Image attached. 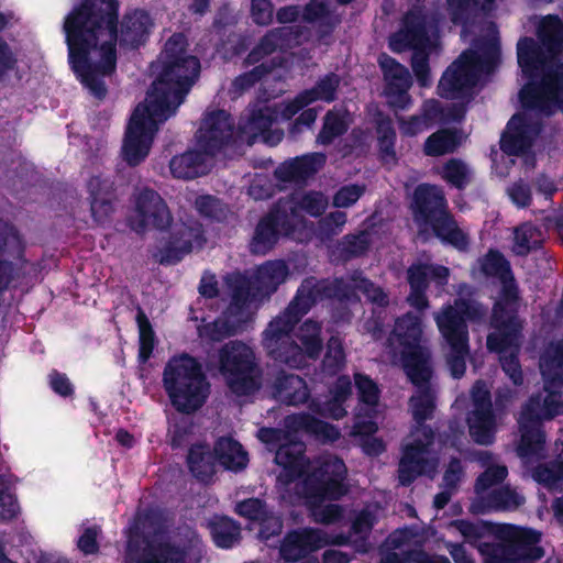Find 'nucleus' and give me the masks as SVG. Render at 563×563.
<instances>
[{"label": "nucleus", "instance_id": "60", "mask_svg": "<svg viewBox=\"0 0 563 563\" xmlns=\"http://www.w3.org/2000/svg\"><path fill=\"white\" fill-rule=\"evenodd\" d=\"M376 522V515L373 511L368 510L367 508L360 510L352 520L351 533L358 537L355 540V544L358 547L360 543L362 547H364V552L367 550L365 545L368 536L371 534Z\"/></svg>", "mask_w": 563, "mask_h": 563}, {"label": "nucleus", "instance_id": "26", "mask_svg": "<svg viewBox=\"0 0 563 563\" xmlns=\"http://www.w3.org/2000/svg\"><path fill=\"white\" fill-rule=\"evenodd\" d=\"M324 163L322 154H308L297 156L279 164L275 169V177L283 183H299L311 178Z\"/></svg>", "mask_w": 563, "mask_h": 563}, {"label": "nucleus", "instance_id": "34", "mask_svg": "<svg viewBox=\"0 0 563 563\" xmlns=\"http://www.w3.org/2000/svg\"><path fill=\"white\" fill-rule=\"evenodd\" d=\"M206 155L200 150H188L180 155H175L169 162V169L175 178L195 179L206 174Z\"/></svg>", "mask_w": 563, "mask_h": 563}, {"label": "nucleus", "instance_id": "28", "mask_svg": "<svg viewBox=\"0 0 563 563\" xmlns=\"http://www.w3.org/2000/svg\"><path fill=\"white\" fill-rule=\"evenodd\" d=\"M306 23H317V35L323 40L333 34L341 24V16L330 8V0H309L301 10Z\"/></svg>", "mask_w": 563, "mask_h": 563}, {"label": "nucleus", "instance_id": "38", "mask_svg": "<svg viewBox=\"0 0 563 563\" xmlns=\"http://www.w3.org/2000/svg\"><path fill=\"white\" fill-rule=\"evenodd\" d=\"M211 538L220 549H231L241 540V525L229 516H213L209 522Z\"/></svg>", "mask_w": 563, "mask_h": 563}, {"label": "nucleus", "instance_id": "4", "mask_svg": "<svg viewBox=\"0 0 563 563\" xmlns=\"http://www.w3.org/2000/svg\"><path fill=\"white\" fill-rule=\"evenodd\" d=\"M187 46L184 34L175 33L159 54L161 67L148 91V103L165 119L176 113L200 76V60Z\"/></svg>", "mask_w": 563, "mask_h": 563}, {"label": "nucleus", "instance_id": "53", "mask_svg": "<svg viewBox=\"0 0 563 563\" xmlns=\"http://www.w3.org/2000/svg\"><path fill=\"white\" fill-rule=\"evenodd\" d=\"M459 136L455 130L443 129L427 137L423 151L428 156H441L453 153L459 146Z\"/></svg>", "mask_w": 563, "mask_h": 563}, {"label": "nucleus", "instance_id": "51", "mask_svg": "<svg viewBox=\"0 0 563 563\" xmlns=\"http://www.w3.org/2000/svg\"><path fill=\"white\" fill-rule=\"evenodd\" d=\"M416 387L418 388V393L410 397L409 406L416 423L422 424V422H426L433 416L435 397L431 390L430 384Z\"/></svg>", "mask_w": 563, "mask_h": 563}, {"label": "nucleus", "instance_id": "58", "mask_svg": "<svg viewBox=\"0 0 563 563\" xmlns=\"http://www.w3.org/2000/svg\"><path fill=\"white\" fill-rule=\"evenodd\" d=\"M277 64L274 59L269 62H263L256 66H254L251 70L245 71L238 77L232 82V86L240 91L249 90L254 87L257 82H260L264 77L269 75L275 68Z\"/></svg>", "mask_w": 563, "mask_h": 563}, {"label": "nucleus", "instance_id": "55", "mask_svg": "<svg viewBox=\"0 0 563 563\" xmlns=\"http://www.w3.org/2000/svg\"><path fill=\"white\" fill-rule=\"evenodd\" d=\"M139 328V354L137 360L145 364L152 356L155 347V332L144 310L139 307L135 317Z\"/></svg>", "mask_w": 563, "mask_h": 563}, {"label": "nucleus", "instance_id": "22", "mask_svg": "<svg viewBox=\"0 0 563 563\" xmlns=\"http://www.w3.org/2000/svg\"><path fill=\"white\" fill-rule=\"evenodd\" d=\"M328 544L325 533L319 529H294L285 534L279 547V555L285 562L296 563Z\"/></svg>", "mask_w": 563, "mask_h": 563}, {"label": "nucleus", "instance_id": "30", "mask_svg": "<svg viewBox=\"0 0 563 563\" xmlns=\"http://www.w3.org/2000/svg\"><path fill=\"white\" fill-rule=\"evenodd\" d=\"M450 269L440 264L413 262L406 272V279L409 288H426L430 286V282H434L438 286H445L449 282Z\"/></svg>", "mask_w": 563, "mask_h": 563}, {"label": "nucleus", "instance_id": "57", "mask_svg": "<svg viewBox=\"0 0 563 563\" xmlns=\"http://www.w3.org/2000/svg\"><path fill=\"white\" fill-rule=\"evenodd\" d=\"M345 365V352L341 341L331 336L327 344L325 354L321 361L322 372L328 376L338 375Z\"/></svg>", "mask_w": 563, "mask_h": 563}, {"label": "nucleus", "instance_id": "11", "mask_svg": "<svg viewBox=\"0 0 563 563\" xmlns=\"http://www.w3.org/2000/svg\"><path fill=\"white\" fill-rule=\"evenodd\" d=\"M347 468L340 457L322 460L307 473L302 481V492L308 504H322L325 500H340L349 493Z\"/></svg>", "mask_w": 563, "mask_h": 563}, {"label": "nucleus", "instance_id": "15", "mask_svg": "<svg viewBox=\"0 0 563 563\" xmlns=\"http://www.w3.org/2000/svg\"><path fill=\"white\" fill-rule=\"evenodd\" d=\"M357 299L354 286L343 277L320 278L309 276L303 278L294 298L289 302V310L301 307V313H308L318 302L338 301L340 303L353 302Z\"/></svg>", "mask_w": 563, "mask_h": 563}, {"label": "nucleus", "instance_id": "12", "mask_svg": "<svg viewBox=\"0 0 563 563\" xmlns=\"http://www.w3.org/2000/svg\"><path fill=\"white\" fill-rule=\"evenodd\" d=\"M167 119L154 113L150 103H139L126 125L122 144V157L125 163L135 167L143 163L150 154L158 122Z\"/></svg>", "mask_w": 563, "mask_h": 563}, {"label": "nucleus", "instance_id": "42", "mask_svg": "<svg viewBox=\"0 0 563 563\" xmlns=\"http://www.w3.org/2000/svg\"><path fill=\"white\" fill-rule=\"evenodd\" d=\"M391 334L396 336L401 349L421 344L422 322L420 317L408 312L398 318Z\"/></svg>", "mask_w": 563, "mask_h": 563}, {"label": "nucleus", "instance_id": "61", "mask_svg": "<svg viewBox=\"0 0 563 563\" xmlns=\"http://www.w3.org/2000/svg\"><path fill=\"white\" fill-rule=\"evenodd\" d=\"M442 178L452 187L463 190L470 183V174L466 165L457 158L449 159L442 172Z\"/></svg>", "mask_w": 563, "mask_h": 563}, {"label": "nucleus", "instance_id": "59", "mask_svg": "<svg viewBox=\"0 0 563 563\" xmlns=\"http://www.w3.org/2000/svg\"><path fill=\"white\" fill-rule=\"evenodd\" d=\"M195 206L201 217L222 222L227 219L228 207L217 197L202 195L196 198Z\"/></svg>", "mask_w": 563, "mask_h": 563}, {"label": "nucleus", "instance_id": "10", "mask_svg": "<svg viewBox=\"0 0 563 563\" xmlns=\"http://www.w3.org/2000/svg\"><path fill=\"white\" fill-rule=\"evenodd\" d=\"M219 368L228 387L239 396L251 395L260 387L255 353L242 341H230L219 350Z\"/></svg>", "mask_w": 563, "mask_h": 563}, {"label": "nucleus", "instance_id": "47", "mask_svg": "<svg viewBox=\"0 0 563 563\" xmlns=\"http://www.w3.org/2000/svg\"><path fill=\"white\" fill-rule=\"evenodd\" d=\"M256 297L261 296L255 291L253 279L239 276L232 285L231 302L228 307L229 313L231 316L242 314Z\"/></svg>", "mask_w": 563, "mask_h": 563}, {"label": "nucleus", "instance_id": "31", "mask_svg": "<svg viewBox=\"0 0 563 563\" xmlns=\"http://www.w3.org/2000/svg\"><path fill=\"white\" fill-rule=\"evenodd\" d=\"M288 273V266L282 260L265 262L258 266L252 278L255 284V291L261 297L271 296L285 282Z\"/></svg>", "mask_w": 563, "mask_h": 563}, {"label": "nucleus", "instance_id": "17", "mask_svg": "<svg viewBox=\"0 0 563 563\" xmlns=\"http://www.w3.org/2000/svg\"><path fill=\"white\" fill-rule=\"evenodd\" d=\"M538 398L529 397L519 413L520 439L516 451L521 459H541L544 456L547 434L543 429V421L549 419L543 416V410L538 409Z\"/></svg>", "mask_w": 563, "mask_h": 563}, {"label": "nucleus", "instance_id": "54", "mask_svg": "<svg viewBox=\"0 0 563 563\" xmlns=\"http://www.w3.org/2000/svg\"><path fill=\"white\" fill-rule=\"evenodd\" d=\"M532 478L548 489L555 488L563 481V449L556 459L538 464Z\"/></svg>", "mask_w": 563, "mask_h": 563}, {"label": "nucleus", "instance_id": "5", "mask_svg": "<svg viewBox=\"0 0 563 563\" xmlns=\"http://www.w3.org/2000/svg\"><path fill=\"white\" fill-rule=\"evenodd\" d=\"M479 263L481 271L486 277H496L501 283L499 297L493 306L489 321L494 332L487 335L486 344L489 351L504 353L512 346H518L522 331V322L519 318V287L510 262L499 250H488Z\"/></svg>", "mask_w": 563, "mask_h": 563}, {"label": "nucleus", "instance_id": "41", "mask_svg": "<svg viewBox=\"0 0 563 563\" xmlns=\"http://www.w3.org/2000/svg\"><path fill=\"white\" fill-rule=\"evenodd\" d=\"M446 10L454 25H466L476 12H490L495 0H445Z\"/></svg>", "mask_w": 563, "mask_h": 563}, {"label": "nucleus", "instance_id": "18", "mask_svg": "<svg viewBox=\"0 0 563 563\" xmlns=\"http://www.w3.org/2000/svg\"><path fill=\"white\" fill-rule=\"evenodd\" d=\"M234 119L225 110L208 112L196 133L197 145L210 156L231 144L234 135Z\"/></svg>", "mask_w": 563, "mask_h": 563}, {"label": "nucleus", "instance_id": "56", "mask_svg": "<svg viewBox=\"0 0 563 563\" xmlns=\"http://www.w3.org/2000/svg\"><path fill=\"white\" fill-rule=\"evenodd\" d=\"M354 379L358 398L356 408L367 409L365 415L371 416V412L377 409L380 390L377 384L365 374H355Z\"/></svg>", "mask_w": 563, "mask_h": 563}, {"label": "nucleus", "instance_id": "44", "mask_svg": "<svg viewBox=\"0 0 563 563\" xmlns=\"http://www.w3.org/2000/svg\"><path fill=\"white\" fill-rule=\"evenodd\" d=\"M289 419L290 426L296 430H302L307 433L322 437L330 441L336 440L340 435L338 429L333 424L318 419L308 412L292 415Z\"/></svg>", "mask_w": 563, "mask_h": 563}, {"label": "nucleus", "instance_id": "29", "mask_svg": "<svg viewBox=\"0 0 563 563\" xmlns=\"http://www.w3.org/2000/svg\"><path fill=\"white\" fill-rule=\"evenodd\" d=\"M542 375L544 378L543 389L545 395L543 396L541 393H538L530 397L538 398V409L543 410V416L548 417V419H553L563 413V373L558 367L549 374L542 371Z\"/></svg>", "mask_w": 563, "mask_h": 563}, {"label": "nucleus", "instance_id": "32", "mask_svg": "<svg viewBox=\"0 0 563 563\" xmlns=\"http://www.w3.org/2000/svg\"><path fill=\"white\" fill-rule=\"evenodd\" d=\"M275 119L276 114L268 106L251 109L247 118H242L239 122L240 137H245L249 144H253L258 136L265 134L272 128Z\"/></svg>", "mask_w": 563, "mask_h": 563}, {"label": "nucleus", "instance_id": "20", "mask_svg": "<svg viewBox=\"0 0 563 563\" xmlns=\"http://www.w3.org/2000/svg\"><path fill=\"white\" fill-rule=\"evenodd\" d=\"M378 65L385 80L384 93L390 106L400 110L407 109L411 103L408 91L412 85L408 68L386 53L379 55Z\"/></svg>", "mask_w": 563, "mask_h": 563}, {"label": "nucleus", "instance_id": "9", "mask_svg": "<svg viewBox=\"0 0 563 563\" xmlns=\"http://www.w3.org/2000/svg\"><path fill=\"white\" fill-rule=\"evenodd\" d=\"M475 307L461 300L456 307L449 306L437 317L440 333L450 346L448 365L454 378H461L466 372V358L470 354L468 327L466 318L475 316Z\"/></svg>", "mask_w": 563, "mask_h": 563}, {"label": "nucleus", "instance_id": "63", "mask_svg": "<svg viewBox=\"0 0 563 563\" xmlns=\"http://www.w3.org/2000/svg\"><path fill=\"white\" fill-rule=\"evenodd\" d=\"M269 510L265 500L257 497L245 498L236 503L234 511L252 522L263 519V516Z\"/></svg>", "mask_w": 563, "mask_h": 563}, {"label": "nucleus", "instance_id": "8", "mask_svg": "<svg viewBox=\"0 0 563 563\" xmlns=\"http://www.w3.org/2000/svg\"><path fill=\"white\" fill-rule=\"evenodd\" d=\"M162 380L170 405L179 413L191 415L198 411L210 394V384L201 363L188 353L168 360Z\"/></svg>", "mask_w": 563, "mask_h": 563}, {"label": "nucleus", "instance_id": "45", "mask_svg": "<svg viewBox=\"0 0 563 563\" xmlns=\"http://www.w3.org/2000/svg\"><path fill=\"white\" fill-rule=\"evenodd\" d=\"M451 527L461 533L465 543L477 549L478 552L479 547L486 543L483 540L495 532L493 523L482 520L473 522L467 519H455L451 521Z\"/></svg>", "mask_w": 563, "mask_h": 563}, {"label": "nucleus", "instance_id": "35", "mask_svg": "<svg viewBox=\"0 0 563 563\" xmlns=\"http://www.w3.org/2000/svg\"><path fill=\"white\" fill-rule=\"evenodd\" d=\"M525 503V498L509 486H504L490 490L482 497L477 504L473 505V512H487L490 510L516 509Z\"/></svg>", "mask_w": 563, "mask_h": 563}, {"label": "nucleus", "instance_id": "21", "mask_svg": "<svg viewBox=\"0 0 563 563\" xmlns=\"http://www.w3.org/2000/svg\"><path fill=\"white\" fill-rule=\"evenodd\" d=\"M541 125L526 114L516 113L508 121L500 139V148L507 155L520 156L530 151Z\"/></svg>", "mask_w": 563, "mask_h": 563}, {"label": "nucleus", "instance_id": "1", "mask_svg": "<svg viewBox=\"0 0 563 563\" xmlns=\"http://www.w3.org/2000/svg\"><path fill=\"white\" fill-rule=\"evenodd\" d=\"M118 24V0H81L64 19L70 68L99 100L108 92L103 78L117 69V43L137 48L146 42L153 25L150 14L142 9L123 15L120 33Z\"/></svg>", "mask_w": 563, "mask_h": 563}, {"label": "nucleus", "instance_id": "7", "mask_svg": "<svg viewBox=\"0 0 563 563\" xmlns=\"http://www.w3.org/2000/svg\"><path fill=\"white\" fill-rule=\"evenodd\" d=\"M476 49H465L444 70L438 93L445 99L470 96L476 85L478 71L493 73L500 63V43L495 36L475 42Z\"/></svg>", "mask_w": 563, "mask_h": 563}, {"label": "nucleus", "instance_id": "24", "mask_svg": "<svg viewBox=\"0 0 563 563\" xmlns=\"http://www.w3.org/2000/svg\"><path fill=\"white\" fill-rule=\"evenodd\" d=\"M87 189L93 221L101 227L109 225L112 222L114 202L118 199L114 181L100 175L92 176L88 180Z\"/></svg>", "mask_w": 563, "mask_h": 563}, {"label": "nucleus", "instance_id": "13", "mask_svg": "<svg viewBox=\"0 0 563 563\" xmlns=\"http://www.w3.org/2000/svg\"><path fill=\"white\" fill-rule=\"evenodd\" d=\"M540 541V532L530 528H517L505 542L482 544L479 554L483 563H536L544 556Z\"/></svg>", "mask_w": 563, "mask_h": 563}, {"label": "nucleus", "instance_id": "14", "mask_svg": "<svg viewBox=\"0 0 563 563\" xmlns=\"http://www.w3.org/2000/svg\"><path fill=\"white\" fill-rule=\"evenodd\" d=\"M296 207L282 199L273 203L269 210L260 218L249 243L254 255H266L279 242L282 236L295 231L294 216Z\"/></svg>", "mask_w": 563, "mask_h": 563}, {"label": "nucleus", "instance_id": "6", "mask_svg": "<svg viewBox=\"0 0 563 563\" xmlns=\"http://www.w3.org/2000/svg\"><path fill=\"white\" fill-rule=\"evenodd\" d=\"M409 208L423 241L435 238L457 251L468 249V235L460 228L442 187L429 183L417 185Z\"/></svg>", "mask_w": 563, "mask_h": 563}, {"label": "nucleus", "instance_id": "3", "mask_svg": "<svg viewBox=\"0 0 563 563\" xmlns=\"http://www.w3.org/2000/svg\"><path fill=\"white\" fill-rule=\"evenodd\" d=\"M301 307L289 310V305L272 319L262 333V346L275 363L301 369L308 360L317 361L323 350L321 323L307 319L295 331L303 316Z\"/></svg>", "mask_w": 563, "mask_h": 563}, {"label": "nucleus", "instance_id": "40", "mask_svg": "<svg viewBox=\"0 0 563 563\" xmlns=\"http://www.w3.org/2000/svg\"><path fill=\"white\" fill-rule=\"evenodd\" d=\"M275 462L284 468L289 481L300 478L305 473V450L297 444L280 445L276 451Z\"/></svg>", "mask_w": 563, "mask_h": 563}, {"label": "nucleus", "instance_id": "62", "mask_svg": "<svg viewBox=\"0 0 563 563\" xmlns=\"http://www.w3.org/2000/svg\"><path fill=\"white\" fill-rule=\"evenodd\" d=\"M313 521L320 525H334L344 517V508L339 504H309Z\"/></svg>", "mask_w": 563, "mask_h": 563}, {"label": "nucleus", "instance_id": "23", "mask_svg": "<svg viewBox=\"0 0 563 563\" xmlns=\"http://www.w3.org/2000/svg\"><path fill=\"white\" fill-rule=\"evenodd\" d=\"M205 243L206 238L201 227H191L185 223L176 224L167 243L161 250L158 262L162 265H175L189 254L195 245L202 247Z\"/></svg>", "mask_w": 563, "mask_h": 563}, {"label": "nucleus", "instance_id": "33", "mask_svg": "<svg viewBox=\"0 0 563 563\" xmlns=\"http://www.w3.org/2000/svg\"><path fill=\"white\" fill-rule=\"evenodd\" d=\"M217 455L207 444L197 443L190 446L187 464L191 474L200 482L208 483L216 474Z\"/></svg>", "mask_w": 563, "mask_h": 563}, {"label": "nucleus", "instance_id": "16", "mask_svg": "<svg viewBox=\"0 0 563 563\" xmlns=\"http://www.w3.org/2000/svg\"><path fill=\"white\" fill-rule=\"evenodd\" d=\"M439 16L427 13L422 8L410 9L402 18L401 27L389 37V48L394 53L407 49L423 51L430 44V33L438 32Z\"/></svg>", "mask_w": 563, "mask_h": 563}, {"label": "nucleus", "instance_id": "52", "mask_svg": "<svg viewBox=\"0 0 563 563\" xmlns=\"http://www.w3.org/2000/svg\"><path fill=\"white\" fill-rule=\"evenodd\" d=\"M541 231L532 222H525L514 231V252L518 256H527L538 250L541 244Z\"/></svg>", "mask_w": 563, "mask_h": 563}, {"label": "nucleus", "instance_id": "49", "mask_svg": "<svg viewBox=\"0 0 563 563\" xmlns=\"http://www.w3.org/2000/svg\"><path fill=\"white\" fill-rule=\"evenodd\" d=\"M340 85L341 77L338 74L331 71L320 77L311 88L305 89L302 91L305 92L310 103L316 101L331 103L338 99Z\"/></svg>", "mask_w": 563, "mask_h": 563}, {"label": "nucleus", "instance_id": "37", "mask_svg": "<svg viewBox=\"0 0 563 563\" xmlns=\"http://www.w3.org/2000/svg\"><path fill=\"white\" fill-rule=\"evenodd\" d=\"M218 463L230 471H242L247 466L249 455L242 444L230 438L222 437L214 443Z\"/></svg>", "mask_w": 563, "mask_h": 563}, {"label": "nucleus", "instance_id": "43", "mask_svg": "<svg viewBox=\"0 0 563 563\" xmlns=\"http://www.w3.org/2000/svg\"><path fill=\"white\" fill-rule=\"evenodd\" d=\"M371 235L365 230L350 233L338 242L335 253L340 261L349 262L365 255L371 247Z\"/></svg>", "mask_w": 563, "mask_h": 563}, {"label": "nucleus", "instance_id": "46", "mask_svg": "<svg viewBox=\"0 0 563 563\" xmlns=\"http://www.w3.org/2000/svg\"><path fill=\"white\" fill-rule=\"evenodd\" d=\"M136 563H187V552L174 542L161 541Z\"/></svg>", "mask_w": 563, "mask_h": 563}, {"label": "nucleus", "instance_id": "19", "mask_svg": "<svg viewBox=\"0 0 563 563\" xmlns=\"http://www.w3.org/2000/svg\"><path fill=\"white\" fill-rule=\"evenodd\" d=\"M135 211L137 221L131 227L137 233L152 228L165 231L170 227L173 217L165 202L157 191L151 188H143L135 198Z\"/></svg>", "mask_w": 563, "mask_h": 563}, {"label": "nucleus", "instance_id": "50", "mask_svg": "<svg viewBox=\"0 0 563 563\" xmlns=\"http://www.w3.org/2000/svg\"><path fill=\"white\" fill-rule=\"evenodd\" d=\"M347 130L349 123L345 117L335 110H329L322 119V126L317 135V142L328 146L338 137L344 135Z\"/></svg>", "mask_w": 563, "mask_h": 563}, {"label": "nucleus", "instance_id": "48", "mask_svg": "<svg viewBox=\"0 0 563 563\" xmlns=\"http://www.w3.org/2000/svg\"><path fill=\"white\" fill-rule=\"evenodd\" d=\"M14 476L0 474V522H10L20 514V504L14 490Z\"/></svg>", "mask_w": 563, "mask_h": 563}, {"label": "nucleus", "instance_id": "64", "mask_svg": "<svg viewBox=\"0 0 563 563\" xmlns=\"http://www.w3.org/2000/svg\"><path fill=\"white\" fill-rule=\"evenodd\" d=\"M507 475L508 470L505 465L488 466L475 481L474 489L476 494H482L490 487L503 483Z\"/></svg>", "mask_w": 563, "mask_h": 563}, {"label": "nucleus", "instance_id": "27", "mask_svg": "<svg viewBox=\"0 0 563 563\" xmlns=\"http://www.w3.org/2000/svg\"><path fill=\"white\" fill-rule=\"evenodd\" d=\"M273 396L287 406L306 404L310 398V389L303 378L296 374L280 372L272 385Z\"/></svg>", "mask_w": 563, "mask_h": 563}, {"label": "nucleus", "instance_id": "2", "mask_svg": "<svg viewBox=\"0 0 563 563\" xmlns=\"http://www.w3.org/2000/svg\"><path fill=\"white\" fill-rule=\"evenodd\" d=\"M536 41L522 36L517 43V60L528 80L519 92L522 108L552 115L563 110V21L556 14L543 16Z\"/></svg>", "mask_w": 563, "mask_h": 563}, {"label": "nucleus", "instance_id": "36", "mask_svg": "<svg viewBox=\"0 0 563 563\" xmlns=\"http://www.w3.org/2000/svg\"><path fill=\"white\" fill-rule=\"evenodd\" d=\"M374 122L380 161L396 163L398 159L396 154L397 133L391 118L383 112H377Z\"/></svg>", "mask_w": 563, "mask_h": 563}, {"label": "nucleus", "instance_id": "39", "mask_svg": "<svg viewBox=\"0 0 563 563\" xmlns=\"http://www.w3.org/2000/svg\"><path fill=\"white\" fill-rule=\"evenodd\" d=\"M496 417L493 407L473 409L468 418V431L473 440L481 445H488L495 439Z\"/></svg>", "mask_w": 563, "mask_h": 563}, {"label": "nucleus", "instance_id": "25", "mask_svg": "<svg viewBox=\"0 0 563 563\" xmlns=\"http://www.w3.org/2000/svg\"><path fill=\"white\" fill-rule=\"evenodd\" d=\"M400 360L404 372L413 386L430 384L432 378L431 354L421 344L402 347Z\"/></svg>", "mask_w": 563, "mask_h": 563}]
</instances>
